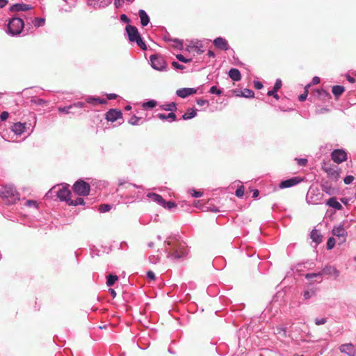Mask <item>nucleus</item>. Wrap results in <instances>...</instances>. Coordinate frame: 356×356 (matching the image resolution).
<instances>
[{"label":"nucleus","instance_id":"1","mask_svg":"<svg viewBox=\"0 0 356 356\" xmlns=\"http://www.w3.org/2000/svg\"><path fill=\"white\" fill-rule=\"evenodd\" d=\"M164 243L167 257L172 261L185 258L188 254L186 243L178 236H169Z\"/></svg>","mask_w":356,"mask_h":356},{"label":"nucleus","instance_id":"2","mask_svg":"<svg viewBox=\"0 0 356 356\" xmlns=\"http://www.w3.org/2000/svg\"><path fill=\"white\" fill-rule=\"evenodd\" d=\"M0 197L5 204H14L19 200V193L13 185L7 184L0 187Z\"/></svg>","mask_w":356,"mask_h":356},{"label":"nucleus","instance_id":"3","mask_svg":"<svg viewBox=\"0 0 356 356\" xmlns=\"http://www.w3.org/2000/svg\"><path fill=\"white\" fill-rule=\"evenodd\" d=\"M24 27V20L19 17H13L8 21L7 33L12 36L18 35Z\"/></svg>","mask_w":356,"mask_h":356},{"label":"nucleus","instance_id":"4","mask_svg":"<svg viewBox=\"0 0 356 356\" xmlns=\"http://www.w3.org/2000/svg\"><path fill=\"white\" fill-rule=\"evenodd\" d=\"M69 187L70 186L65 184L61 186H54L51 191L56 193L57 197L60 201L68 202L71 194Z\"/></svg>","mask_w":356,"mask_h":356},{"label":"nucleus","instance_id":"5","mask_svg":"<svg viewBox=\"0 0 356 356\" xmlns=\"http://www.w3.org/2000/svg\"><path fill=\"white\" fill-rule=\"evenodd\" d=\"M74 192L80 196H87L90 193V186L86 181L79 179L73 185Z\"/></svg>","mask_w":356,"mask_h":356},{"label":"nucleus","instance_id":"6","mask_svg":"<svg viewBox=\"0 0 356 356\" xmlns=\"http://www.w3.org/2000/svg\"><path fill=\"white\" fill-rule=\"evenodd\" d=\"M323 193L318 188H309L307 194V201L309 204H318L321 203L323 198Z\"/></svg>","mask_w":356,"mask_h":356},{"label":"nucleus","instance_id":"7","mask_svg":"<svg viewBox=\"0 0 356 356\" xmlns=\"http://www.w3.org/2000/svg\"><path fill=\"white\" fill-rule=\"evenodd\" d=\"M151 66L157 71H166L167 65L165 59L161 56L154 54L149 57Z\"/></svg>","mask_w":356,"mask_h":356},{"label":"nucleus","instance_id":"8","mask_svg":"<svg viewBox=\"0 0 356 356\" xmlns=\"http://www.w3.org/2000/svg\"><path fill=\"white\" fill-rule=\"evenodd\" d=\"M85 105L86 104L84 102H77L67 106H60L58 108V111L61 113L75 115L79 113V111H71V110L75 108H83L85 107Z\"/></svg>","mask_w":356,"mask_h":356},{"label":"nucleus","instance_id":"9","mask_svg":"<svg viewBox=\"0 0 356 356\" xmlns=\"http://www.w3.org/2000/svg\"><path fill=\"white\" fill-rule=\"evenodd\" d=\"M332 233L337 236L339 240V244H343L346 242L348 236L347 231L344 229L343 225L340 224L332 229Z\"/></svg>","mask_w":356,"mask_h":356},{"label":"nucleus","instance_id":"10","mask_svg":"<svg viewBox=\"0 0 356 356\" xmlns=\"http://www.w3.org/2000/svg\"><path fill=\"white\" fill-rule=\"evenodd\" d=\"M331 158L335 163H341L347 159V154L343 149H334L331 153Z\"/></svg>","mask_w":356,"mask_h":356},{"label":"nucleus","instance_id":"11","mask_svg":"<svg viewBox=\"0 0 356 356\" xmlns=\"http://www.w3.org/2000/svg\"><path fill=\"white\" fill-rule=\"evenodd\" d=\"M125 30L130 42H134L138 37L140 36L137 28L134 26L127 25Z\"/></svg>","mask_w":356,"mask_h":356},{"label":"nucleus","instance_id":"12","mask_svg":"<svg viewBox=\"0 0 356 356\" xmlns=\"http://www.w3.org/2000/svg\"><path fill=\"white\" fill-rule=\"evenodd\" d=\"M122 118V113L120 111L117 109H110L106 113V119L109 122H115L118 119Z\"/></svg>","mask_w":356,"mask_h":356},{"label":"nucleus","instance_id":"13","mask_svg":"<svg viewBox=\"0 0 356 356\" xmlns=\"http://www.w3.org/2000/svg\"><path fill=\"white\" fill-rule=\"evenodd\" d=\"M301 179L297 177H292L286 180L282 181L280 184V188H287L296 186L298 183H300Z\"/></svg>","mask_w":356,"mask_h":356},{"label":"nucleus","instance_id":"14","mask_svg":"<svg viewBox=\"0 0 356 356\" xmlns=\"http://www.w3.org/2000/svg\"><path fill=\"white\" fill-rule=\"evenodd\" d=\"M197 92V89L193 88H182L177 90L176 95L181 98H186Z\"/></svg>","mask_w":356,"mask_h":356},{"label":"nucleus","instance_id":"15","mask_svg":"<svg viewBox=\"0 0 356 356\" xmlns=\"http://www.w3.org/2000/svg\"><path fill=\"white\" fill-rule=\"evenodd\" d=\"M323 170L330 179L334 180L339 179V172H338V167L337 165L324 167Z\"/></svg>","mask_w":356,"mask_h":356},{"label":"nucleus","instance_id":"16","mask_svg":"<svg viewBox=\"0 0 356 356\" xmlns=\"http://www.w3.org/2000/svg\"><path fill=\"white\" fill-rule=\"evenodd\" d=\"M282 86V83L281 79H277L275 83V85L272 90L268 91V96H273L275 99L278 100L280 99V96L277 94V91L281 88Z\"/></svg>","mask_w":356,"mask_h":356},{"label":"nucleus","instance_id":"17","mask_svg":"<svg viewBox=\"0 0 356 356\" xmlns=\"http://www.w3.org/2000/svg\"><path fill=\"white\" fill-rule=\"evenodd\" d=\"M213 42V44L220 49L226 51L228 50L229 48V46L226 39L222 37L216 38V39H214Z\"/></svg>","mask_w":356,"mask_h":356},{"label":"nucleus","instance_id":"18","mask_svg":"<svg viewBox=\"0 0 356 356\" xmlns=\"http://www.w3.org/2000/svg\"><path fill=\"white\" fill-rule=\"evenodd\" d=\"M339 350L341 353H346L349 356H355V349L354 346L352 343H345L342 344Z\"/></svg>","mask_w":356,"mask_h":356},{"label":"nucleus","instance_id":"19","mask_svg":"<svg viewBox=\"0 0 356 356\" xmlns=\"http://www.w3.org/2000/svg\"><path fill=\"white\" fill-rule=\"evenodd\" d=\"M321 273H323V275H333L335 278L339 276V271L335 267L329 265L325 266Z\"/></svg>","mask_w":356,"mask_h":356},{"label":"nucleus","instance_id":"20","mask_svg":"<svg viewBox=\"0 0 356 356\" xmlns=\"http://www.w3.org/2000/svg\"><path fill=\"white\" fill-rule=\"evenodd\" d=\"M32 9V6L26 3H15L13 4L10 10L13 12L26 11Z\"/></svg>","mask_w":356,"mask_h":356},{"label":"nucleus","instance_id":"21","mask_svg":"<svg viewBox=\"0 0 356 356\" xmlns=\"http://www.w3.org/2000/svg\"><path fill=\"white\" fill-rule=\"evenodd\" d=\"M12 131L16 135H21L26 131V123H15L12 127Z\"/></svg>","mask_w":356,"mask_h":356},{"label":"nucleus","instance_id":"22","mask_svg":"<svg viewBox=\"0 0 356 356\" xmlns=\"http://www.w3.org/2000/svg\"><path fill=\"white\" fill-rule=\"evenodd\" d=\"M86 102L90 104H105L107 102L106 99H102L100 97L88 96L86 98Z\"/></svg>","mask_w":356,"mask_h":356},{"label":"nucleus","instance_id":"23","mask_svg":"<svg viewBox=\"0 0 356 356\" xmlns=\"http://www.w3.org/2000/svg\"><path fill=\"white\" fill-rule=\"evenodd\" d=\"M326 204L330 207L334 208L336 210H341L343 208L342 205L337 201L335 197H332L329 198L326 201Z\"/></svg>","mask_w":356,"mask_h":356},{"label":"nucleus","instance_id":"24","mask_svg":"<svg viewBox=\"0 0 356 356\" xmlns=\"http://www.w3.org/2000/svg\"><path fill=\"white\" fill-rule=\"evenodd\" d=\"M147 197L151 199L152 201L157 203L158 204L162 206V204L164 203V199L162 197L161 195L154 193H149L147 195Z\"/></svg>","mask_w":356,"mask_h":356},{"label":"nucleus","instance_id":"25","mask_svg":"<svg viewBox=\"0 0 356 356\" xmlns=\"http://www.w3.org/2000/svg\"><path fill=\"white\" fill-rule=\"evenodd\" d=\"M228 74L230 79L234 81H239L241 79V72L236 68H231Z\"/></svg>","mask_w":356,"mask_h":356},{"label":"nucleus","instance_id":"26","mask_svg":"<svg viewBox=\"0 0 356 356\" xmlns=\"http://www.w3.org/2000/svg\"><path fill=\"white\" fill-rule=\"evenodd\" d=\"M139 17L140 19V23L143 26H146L149 22V17L147 13L143 10L140 9L138 11Z\"/></svg>","mask_w":356,"mask_h":356},{"label":"nucleus","instance_id":"27","mask_svg":"<svg viewBox=\"0 0 356 356\" xmlns=\"http://www.w3.org/2000/svg\"><path fill=\"white\" fill-rule=\"evenodd\" d=\"M157 118L160 120H168L169 122H173L175 120H176V115L172 113V112H170V113L168 114H164V113H159L157 115Z\"/></svg>","mask_w":356,"mask_h":356},{"label":"nucleus","instance_id":"28","mask_svg":"<svg viewBox=\"0 0 356 356\" xmlns=\"http://www.w3.org/2000/svg\"><path fill=\"white\" fill-rule=\"evenodd\" d=\"M316 294V290L314 288L307 289L302 293V297L304 300H309L313 297H314Z\"/></svg>","mask_w":356,"mask_h":356},{"label":"nucleus","instance_id":"29","mask_svg":"<svg viewBox=\"0 0 356 356\" xmlns=\"http://www.w3.org/2000/svg\"><path fill=\"white\" fill-rule=\"evenodd\" d=\"M238 97H243L246 98H253L254 97V92L253 90L245 88L243 90L240 91L239 94L236 95Z\"/></svg>","mask_w":356,"mask_h":356},{"label":"nucleus","instance_id":"30","mask_svg":"<svg viewBox=\"0 0 356 356\" xmlns=\"http://www.w3.org/2000/svg\"><path fill=\"white\" fill-rule=\"evenodd\" d=\"M197 115L196 110L194 108L188 109L187 111L182 115V119L184 120H191Z\"/></svg>","mask_w":356,"mask_h":356},{"label":"nucleus","instance_id":"31","mask_svg":"<svg viewBox=\"0 0 356 356\" xmlns=\"http://www.w3.org/2000/svg\"><path fill=\"white\" fill-rule=\"evenodd\" d=\"M310 237L314 242L318 244L321 242V235L316 229H313L310 234Z\"/></svg>","mask_w":356,"mask_h":356},{"label":"nucleus","instance_id":"32","mask_svg":"<svg viewBox=\"0 0 356 356\" xmlns=\"http://www.w3.org/2000/svg\"><path fill=\"white\" fill-rule=\"evenodd\" d=\"M332 92L333 95L337 98L344 92V88L341 86H334L332 87Z\"/></svg>","mask_w":356,"mask_h":356},{"label":"nucleus","instance_id":"33","mask_svg":"<svg viewBox=\"0 0 356 356\" xmlns=\"http://www.w3.org/2000/svg\"><path fill=\"white\" fill-rule=\"evenodd\" d=\"M31 102L37 106H44L47 105L48 102L37 97H32Z\"/></svg>","mask_w":356,"mask_h":356},{"label":"nucleus","instance_id":"34","mask_svg":"<svg viewBox=\"0 0 356 356\" xmlns=\"http://www.w3.org/2000/svg\"><path fill=\"white\" fill-rule=\"evenodd\" d=\"M67 203L69 205H72V206H79V205H84L85 204L84 200L82 197H77L75 200L70 199V200Z\"/></svg>","mask_w":356,"mask_h":356},{"label":"nucleus","instance_id":"35","mask_svg":"<svg viewBox=\"0 0 356 356\" xmlns=\"http://www.w3.org/2000/svg\"><path fill=\"white\" fill-rule=\"evenodd\" d=\"M143 120L141 118L133 115L129 120V123L131 125H139L143 123Z\"/></svg>","mask_w":356,"mask_h":356},{"label":"nucleus","instance_id":"36","mask_svg":"<svg viewBox=\"0 0 356 356\" xmlns=\"http://www.w3.org/2000/svg\"><path fill=\"white\" fill-rule=\"evenodd\" d=\"M162 109L168 111H173L177 110V106L175 102H171L170 104H164L161 106Z\"/></svg>","mask_w":356,"mask_h":356},{"label":"nucleus","instance_id":"37","mask_svg":"<svg viewBox=\"0 0 356 356\" xmlns=\"http://www.w3.org/2000/svg\"><path fill=\"white\" fill-rule=\"evenodd\" d=\"M118 280L117 275L110 274L107 276L106 284L108 286H113L115 282Z\"/></svg>","mask_w":356,"mask_h":356},{"label":"nucleus","instance_id":"38","mask_svg":"<svg viewBox=\"0 0 356 356\" xmlns=\"http://www.w3.org/2000/svg\"><path fill=\"white\" fill-rule=\"evenodd\" d=\"M157 105L156 101L154 99H149L146 102L143 104V107L144 108H153Z\"/></svg>","mask_w":356,"mask_h":356},{"label":"nucleus","instance_id":"39","mask_svg":"<svg viewBox=\"0 0 356 356\" xmlns=\"http://www.w3.org/2000/svg\"><path fill=\"white\" fill-rule=\"evenodd\" d=\"M44 23H45V19H44V18H42V17H35L33 20V24L34 25L35 27L42 26H44Z\"/></svg>","mask_w":356,"mask_h":356},{"label":"nucleus","instance_id":"40","mask_svg":"<svg viewBox=\"0 0 356 356\" xmlns=\"http://www.w3.org/2000/svg\"><path fill=\"white\" fill-rule=\"evenodd\" d=\"M163 208L167 209L168 210H171L172 208L177 207L176 204L172 201H165L164 200V203L162 204Z\"/></svg>","mask_w":356,"mask_h":356},{"label":"nucleus","instance_id":"41","mask_svg":"<svg viewBox=\"0 0 356 356\" xmlns=\"http://www.w3.org/2000/svg\"><path fill=\"white\" fill-rule=\"evenodd\" d=\"M134 42H136L137 45L140 47L143 50L147 49V46L142 39L141 36L138 37Z\"/></svg>","mask_w":356,"mask_h":356},{"label":"nucleus","instance_id":"42","mask_svg":"<svg viewBox=\"0 0 356 356\" xmlns=\"http://www.w3.org/2000/svg\"><path fill=\"white\" fill-rule=\"evenodd\" d=\"M172 46L177 49H183V42L181 40H179L178 39H173L172 40Z\"/></svg>","mask_w":356,"mask_h":356},{"label":"nucleus","instance_id":"43","mask_svg":"<svg viewBox=\"0 0 356 356\" xmlns=\"http://www.w3.org/2000/svg\"><path fill=\"white\" fill-rule=\"evenodd\" d=\"M311 84L309 83L307 84L306 86H305V91L301 94L300 95H299L298 97V99L300 102H304L306 100L307 97V95H308V92H307V88L309 87H310Z\"/></svg>","mask_w":356,"mask_h":356},{"label":"nucleus","instance_id":"44","mask_svg":"<svg viewBox=\"0 0 356 356\" xmlns=\"http://www.w3.org/2000/svg\"><path fill=\"white\" fill-rule=\"evenodd\" d=\"M336 243V240L333 237H330L328 238L327 241V250H332Z\"/></svg>","mask_w":356,"mask_h":356},{"label":"nucleus","instance_id":"45","mask_svg":"<svg viewBox=\"0 0 356 356\" xmlns=\"http://www.w3.org/2000/svg\"><path fill=\"white\" fill-rule=\"evenodd\" d=\"M209 92L211 94L220 95L222 94V90L220 88H218L216 86H213L209 90Z\"/></svg>","mask_w":356,"mask_h":356},{"label":"nucleus","instance_id":"46","mask_svg":"<svg viewBox=\"0 0 356 356\" xmlns=\"http://www.w3.org/2000/svg\"><path fill=\"white\" fill-rule=\"evenodd\" d=\"M176 58L178 60L184 63H190L192 60L191 58H186L182 54H177Z\"/></svg>","mask_w":356,"mask_h":356},{"label":"nucleus","instance_id":"47","mask_svg":"<svg viewBox=\"0 0 356 356\" xmlns=\"http://www.w3.org/2000/svg\"><path fill=\"white\" fill-rule=\"evenodd\" d=\"M244 194V188L243 186H239L235 191V195L238 197H242Z\"/></svg>","mask_w":356,"mask_h":356},{"label":"nucleus","instance_id":"48","mask_svg":"<svg viewBox=\"0 0 356 356\" xmlns=\"http://www.w3.org/2000/svg\"><path fill=\"white\" fill-rule=\"evenodd\" d=\"M323 275V273L318 272L317 273H307L305 275V278L307 280L312 279L316 277H321Z\"/></svg>","mask_w":356,"mask_h":356},{"label":"nucleus","instance_id":"49","mask_svg":"<svg viewBox=\"0 0 356 356\" xmlns=\"http://www.w3.org/2000/svg\"><path fill=\"white\" fill-rule=\"evenodd\" d=\"M149 261L152 264H157L160 261V257L158 255H150L149 257Z\"/></svg>","mask_w":356,"mask_h":356},{"label":"nucleus","instance_id":"50","mask_svg":"<svg viewBox=\"0 0 356 356\" xmlns=\"http://www.w3.org/2000/svg\"><path fill=\"white\" fill-rule=\"evenodd\" d=\"M111 206L110 204H104L100 205V207H99V211L103 213L109 211L111 210Z\"/></svg>","mask_w":356,"mask_h":356},{"label":"nucleus","instance_id":"51","mask_svg":"<svg viewBox=\"0 0 356 356\" xmlns=\"http://www.w3.org/2000/svg\"><path fill=\"white\" fill-rule=\"evenodd\" d=\"M314 322L316 325H324L327 323V318H316Z\"/></svg>","mask_w":356,"mask_h":356},{"label":"nucleus","instance_id":"52","mask_svg":"<svg viewBox=\"0 0 356 356\" xmlns=\"http://www.w3.org/2000/svg\"><path fill=\"white\" fill-rule=\"evenodd\" d=\"M322 187H323V191L324 192H325L326 193L329 194V195H331L332 193V188L330 186H329L328 184H323L322 185Z\"/></svg>","mask_w":356,"mask_h":356},{"label":"nucleus","instance_id":"53","mask_svg":"<svg viewBox=\"0 0 356 356\" xmlns=\"http://www.w3.org/2000/svg\"><path fill=\"white\" fill-rule=\"evenodd\" d=\"M172 66L175 70H182L185 69V66L184 65L179 64L177 61H172Z\"/></svg>","mask_w":356,"mask_h":356},{"label":"nucleus","instance_id":"54","mask_svg":"<svg viewBox=\"0 0 356 356\" xmlns=\"http://www.w3.org/2000/svg\"><path fill=\"white\" fill-rule=\"evenodd\" d=\"M354 180V177L352 175H348L343 179V181L346 184H350Z\"/></svg>","mask_w":356,"mask_h":356},{"label":"nucleus","instance_id":"55","mask_svg":"<svg viewBox=\"0 0 356 356\" xmlns=\"http://www.w3.org/2000/svg\"><path fill=\"white\" fill-rule=\"evenodd\" d=\"M296 160H297L298 164L300 166H305V165H306V164L307 163V159L301 158V159H296Z\"/></svg>","mask_w":356,"mask_h":356},{"label":"nucleus","instance_id":"56","mask_svg":"<svg viewBox=\"0 0 356 356\" xmlns=\"http://www.w3.org/2000/svg\"><path fill=\"white\" fill-rule=\"evenodd\" d=\"M8 117H9V113L7 111H3L0 114V119L1 121L6 120L8 118Z\"/></svg>","mask_w":356,"mask_h":356},{"label":"nucleus","instance_id":"57","mask_svg":"<svg viewBox=\"0 0 356 356\" xmlns=\"http://www.w3.org/2000/svg\"><path fill=\"white\" fill-rule=\"evenodd\" d=\"M196 102H197V104L200 106H202L205 104H207V105L209 104L208 101L206 99H197Z\"/></svg>","mask_w":356,"mask_h":356},{"label":"nucleus","instance_id":"58","mask_svg":"<svg viewBox=\"0 0 356 356\" xmlns=\"http://www.w3.org/2000/svg\"><path fill=\"white\" fill-rule=\"evenodd\" d=\"M120 20L126 24H128L130 22L129 18L125 14H122L120 15Z\"/></svg>","mask_w":356,"mask_h":356},{"label":"nucleus","instance_id":"59","mask_svg":"<svg viewBox=\"0 0 356 356\" xmlns=\"http://www.w3.org/2000/svg\"><path fill=\"white\" fill-rule=\"evenodd\" d=\"M254 86L257 90H261L263 88V84L261 82L259 81H254Z\"/></svg>","mask_w":356,"mask_h":356},{"label":"nucleus","instance_id":"60","mask_svg":"<svg viewBox=\"0 0 356 356\" xmlns=\"http://www.w3.org/2000/svg\"><path fill=\"white\" fill-rule=\"evenodd\" d=\"M147 277L152 280H154L156 279L154 273L151 270L147 273Z\"/></svg>","mask_w":356,"mask_h":356},{"label":"nucleus","instance_id":"61","mask_svg":"<svg viewBox=\"0 0 356 356\" xmlns=\"http://www.w3.org/2000/svg\"><path fill=\"white\" fill-rule=\"evenodd\" d=\"M276 331H277L276 334H282L283 336L286 335V330L283 327H277L276 329Z\"/></svg>","mask_w":356,"mask_h":356},{"label":"nucleus","instance_id":"62","mask_svg":"<svg viewBox=\"0 0 356 356\" xmlns=\"http://www.w3.org/2000/svg\"><path fill=\"white\" fill-rule=\"evenodd\" d=\"M195 51L197 54H202L204 51L202 45L195 46Z\"/></svg>","mask_w":356,"mask_h":356},{"label":"nucleus","instance_id":"63","mask_svg":"<svg viewBox=\"0 0 356 356\" xmlns=\"http://www.w3.org/2000/svg\"><path fill=\"white\" fill-rule=\"evenodd\" d=\"M320 81L321 80L318 76H314L310 84L316 85L318 84Z\"/></svg>","mask_w":356,"mask_h":356},{"label":"nucleus","instance_id":"64","mask_svg":"<svg viewBox=\"0 0 356 356\" xmlns=\"http://www.w3.org/2000/svg\"><path fill=\"white\" fill-rule=\"evenodd\" d=\"M114 1H115V2H114L115 6L117 8H120L124 3V0H114Z\"/></svg>","mask_w":356,"mask_h":356}]
</instances>
